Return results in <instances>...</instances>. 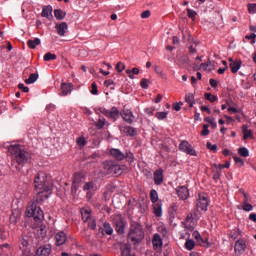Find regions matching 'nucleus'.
<instances>
[{
    "label": "nucleus",
    "instance_id": "nucleus-56",
    "mask_svg": "<svg viewBox=\"0 0 256 256\" xmlns=\"http://www.w3.org/2000/svg\"><path fill=\"white\" fill-rule=\"evenodd\" d=\"M245 39H249L251 41L252 45H255L256 34L250 33L249 35L245 36Z\"/></svg>",
    "mask_w": 256,
    "mask_h": 256
},
{
    "label": "nucleus",
    "instance_id": "nucleus-15",
    "mask_svg": "<svg viewBox=\"0 0 256 256\" xmlns=\"http://www.w3.org/2000/svg\"><path fill=\"white\" fill-rule=\"evenodd\" d=\"M19 249L22 251L23 255L27 253L29 249V236H24L19 240Z\"/></svg>",
    "mask_w": 256,
    "mask_h": 256
},
{
    "label": "nucleus",
    "instance_id": "nucleus-32",
    "mask_svg": "<svg viewBox=\"0 0 256 256\" xmlns=\"http://www.w3.org/2000/svg\"><path fill=\"white\" fill-rule=\"evenodd\" d=\"M67 15V13L61 9L54 10V17L58 19V21H63V18Z\"/></svg>",
    "mask_w": 256,
    "mask_h": 256
},
{
    "label": "nucleus",
    "instance_id": "nucleus-58",
    "mask_svg": "<svg viewBox=\"0 0 256 256\" xmlns=\"http://www.w3.org/2000/svg\"><path fill=\"white\" fill-rule=\"evenodd\" d=\"M242 209H243V211H253V205H251L249 203H244L242 205Z\"/></svg>",
    "mask_w": 256,
    "mask_h": 256
},
{
    "label": "nucleus",
    "instance_id": "nucleus-29",
    "mask_svg": "<svg viewBox=\"0 0 256 256\" xmlns=\"http://www.w3.org/2000/svg\"><path fill=\"white\" fill-rule=\"evenodd\" d=\"M230 69L232 73H237L241 69V60L230 63Z\"/></svg>",
    "mask_w": 256,
    "mask_h": 256
},
{
    "label": "nucleus",
    "instance_id": "nucleus-62",
    "mask_svg": "<svg viewBox=\"0 0 256 256\" xmlns=\"http://www.w3.org/2000/svg\"><path fill=\"white\" fill-rule=\"evenodd\" d=\"M154 71L157 73V75H160V77H164L165 74H163V70L159 66H154Z\"/></svg>",
    "mask_w": 256,
    "mask_h": 256
},
{
    "label": "nucleus",
    "instance_id": "nucleus-24",
    "mask_svg": "<svg viewBox=\"0 0 256 256\" xmlns=\"http://www.w3.org/2000/svg\"><path fill=\"white\" fill-rule=\"evenodd\" d=\"M152 245L156 249L159 247H163V239H161V235L154 234L153 239H152Z\"/></svg>",
    "mask_w": 256,
    "mask_h": 256
},
{
    "label": "nucleus",
    "instance_id": "nucleus-60",
    "mask_svg": "<svg viewBox=\"0 0 256 256\" xmlns=\"http://www.w3.org/2000/svg\"><path fill=\"white\" fill-rule=\"evenodd\" d=\"M241 235V231H239V229H234V234L233 233H230V237L232 239H237V237H239Z\"/></svg>",
    "mask_w": 256,
    "mask_h": 256
},
{
    "label": "nucleus",
    "instance_id": "nucleus-20",
    "mask_svg": "<svg viewBox=\"0 0 256 256\" xmlns=\"http://www.w3.org/2000/svg\"><path fill=\"white\" fill-rule=\"evenodd\" d=\"M73 91V84L71 83H62L61 84V95L63 97H66L69 93Z\"/></svg>",
    "mask_w": 256,
    "mask_h": 256
},
{
    "label": "nucleus",
    "instance_id": "nucleus-64",
    "mask_svg": "<svg viewBox=\"0 0 256 256\" xmlns=\"http://www.w3.org/2000/svg\"><path fill=\"white\" fill-rule=\"evenodd\" d=\"M208 67H210V71H213L215 69V62L208 60Z\"/></svg>",
    "mask_w": 256,
    "mask_h": 256
},
{
    "label": "nucleus",
    "instance_id": "nucleus-50",
    "mask_svg": "<svg viewBox=\"0 0 256 256\" xmlns=\"http://www.w3.org/2000/svg\"><path fill=\"white\" fill-rule=\"evenodd\" d=\"M210 131H209V125L208 124H204L203 125V129L200 133V135H202V137H207V135H209Z\"/></svg>",
    "mask_w": 256,
    "mask_h": 256
},
{
    "label": "nucleus",
    "instance_id": "nucleus-34",
    "mask_svg": "<svg viewBox=\"0 0 256 256\" xmlns=\"http://www.w3.org/2000/svg\"><path fill=\"white\" fill-rule=\"evenodd\" d=\"M185 249H187V251H193L195 249V241L193 239H187Z\"/></svg>",
    "mask_w": 256,
    "mask_h": 256
},
{
    "label": "nucleus",
    "instance_id": "nucleus-18",
    "mask_svg": "<svg viewBox=\"0 0 256 256\" xmlns=\"http://www.w3.org/2000/svg\"><path fill=\"white\" fill-rule=\"evenodd\" d=\"M153 213L155 217H162L163 215V202H156L153 204Z\"/></svg>",
    "mask_w": 256,
    "mask_h": 256
},
{
    "label": "nucleus",
    "instance_id": "nucleus-59",
    "mask_svg": "<svg viewBox=\"0 0 256 256\" xmlns=\"http://www.w3.org/2000/svg\"><path fill=\"white\" fill-rule=\"evenodd\" d=\"M18 89L23 91V93H29V87L25 86L23 83L18 84Z\"/></svg>",
    "mask_w": 256,
    "mask_h": 256
},
{
    "label": "nucleus",
    "instance_id": "nucleus-35",
    "mask_svg": "<svg viewBox=\"0 0 256 256\" xmlns=\"http://www.w3.org/2000/svg\"><path fill=\"white\" fill-rule=\"evenodd\" d=\"M83 191H95V182H86L83 186Z\"/></svg>",
    "mask_w": 256,
    "mask_h": 256
},
{
    "label": "nucleus",
    "instance_id": "nucleus-23",
    "mask_svg": "<svg viewBox=\"0 0 256 256\" xmlns=\"http://www.w3.org/2000/svg\"><path fill=\"white\" fill-rule=\"evenodd\" d=\"M157 231L160 233V235H162V237H169V228H167L163 222L159 223Z\"/></svg>",
    "mask_w": 256,
    "mask_h": 256
},
{
    "label": "nucleus",
    "instance_id": "nucleus-26",
    "mask_svg": "<svg viewBox=\"0 0 256 256\" xmlns=\"http://www.w3.org/2000/svg\"><path fill=\"white\" fill-rule=\"evenodd\" d=\"M121 131L129 137H135V135H137V129L133 126H125Z\"/></svg>",
    "mask_w": 256,
    "mask_h": 256
},
{
    "label": "nucleus",
    "instance_id": "nucleus-27",
    "mask_svg": "<svg viewBox=\"0 0 256 256\" xmlns=\"http://www.w3.org/2000/svg\"><path fill=\"white\" fill-rule=\"evenodd\" d=\"M121 256H135L131 255V246L124 244L121 246Z\"/></svg>",
    "mask_w": 256,
    "mask_h": 256
},
{
    "label": "nucleus",
    "instance_id": "nucleus-16",
    "mask_svg": "<svg viewBox=\"0 0 256 256\" xmlns=\"http://www.w3.org/2000/svg\"><path fill=\"white\" fill-rule=\"evenodd\" d=\"M185 228L189 231L195 230V218H193V213H189L185 219Z\"/></svg>",
    "mask_w": 256,
    "mask_h": 256
},
{
    "label": "nucleus",
    "instance_id": "nucleus-55",
    "mask_svg": "<svg viewBox=\"0 0 256 256\" xmlns=\"http://www.w3.org/2000/svg\"><path fill=\"white\" fill-rule=\"evenodd\" d=\"M116 71H118V73H122V71H125V64H123V62H118L116 64Z\"/></svg>",
    "mask_w": 256,
    "mask_h": 256
},
{
    "label": "nucleus",
    "instance_id": "nucleus-53",
    "mask_svg": "<svg viewBox=\"0 0 256 256\" xmlns=\"http://www.w3.org/2000/svg\"><path fill=\"white\" fill-rule=\"evenodd\" d=\"M90 93H91L92 95H98L99 90L97 89V83L93 82V83L91 84V91H90Z\"/></svg>",
    "mask_w": 256,
    "mask_h": 256
},
{
    "label": "nucleus",
    "instance_id": "nucleus-28",
    "mask_svg": "<svg viewBox=\"0 0 256 256\" xmlns=\"http://www.w3.org/2000/svg\"><path fill=\"white\" fill-rule=\"evenodd\" d=\"M150 200L152 201L153 204L161 203V200H159V194L157 193V190L152 189L150 191Z\"/></svg>",
    "mask_w": 256,
    "mask_h": 256
},
{
    "label": "nucleus",
    "instance_id": "nucleus-57",
    "mask_svg": "<svg viewBox=\"0 0 256 256\" xmlns=\"http://www.w3.org/2000/svg\"><path fill=\"white\" fill-rule=\"evenodd\" d=\"M181 107H183V102H175L172 106L174 111H181Z\"/></svg>",
    "mask_w": 256,
    "mask_h": 256
},
{
    "label": "nucleus",
    "instance_id": "nucleus-49",
    "mask_svg": "<svg viewBox=\"0 0 256 256\" xmlns=\"http://www.w3.org/2000/svg\"><path fill=\"white\" fill-rule=\"evenodd\" d=\"M233 159H234V162L236 163V165H239V167L245 166V162L241 159V157L233 156Z\"/></svg>",
    "mask_w": 256,
    "mask_h": 256
},
{
    "label": "nucleus",
    "instance_id": "nucleus-25",
    "mask_svg": "<svg viewBox=\"0 0 256 256\" xmlns=\"http://www.w3.org/2000/svg\"><path fill=\"white\" fill-rule=\"evenodd\" d=\"M185 103H188V107L190 109H193L195 105V94L193 93H188L185 95Z\"/></svg>",
    "mask_w": 256,
    "mask_h": 256
},
{
    "label": "nucleus",
    "instance_id": "nucleus-33",
    "mask_svg": "<svg viewBox=\"0 0 256 256\" xmlns=\"http://www.w3.org/2000/svg\"><path fill=\"white\" fill-rule=\"evenodd\" d=\"M107 123V119L105 117H100L96 122H95V127L96 129H103Z\"/></svg>",
    "mask_w": 256,
    "mask_h": 256
},
{
    "label": "nucleus",
    "instance_id": "nucleus-21",
    "mask_svg": "<svg viewBox=\"0 0 256 256\" xmlns=\"http://www.w3.org/2000/svg\"><path fill=\"white\" fill-rule=\"evenodd\" d=\"M42 17H45L46 19H53V7L50 5L44 6L42 8Z\"/></svg>",
    "mask_w": 256,
    "mask_h": 256
},
{
    "label": "nucleus",
    "instance_id": "nucleus-11",
    "mask_svg": "<svg viewBox=\"0 0 256 256\" xmlns=\"http://www.w3.org/2000/svg\"><path fill=\"white\" fill-rule=\"evenodd\" d=\"M55 29H56V33L60 37H65V33L69 31V25L67 24V22L56 23Z\"/></svg>",
    "mask_w": 256,
    "mask_h": 256
},
{
    "label": "nucleus",
    "instance_id": "nucleus-45",
    "mask_svg": "<svg viewBox=\"0 0 256 256\" xmlns=\"http://www.w3.org/2000/svg\"><path fill=\"white\" fill-rule=\"evenodd\" d=\"M192 235H193L194 239H196L197 243H199L200 245H203V243H205L203 241V238L201 237V234L198 231L193 232Z\"/></svg>",
    "mask_w": 256,
    "mask_h": 256
},
{
    "label": "nucleus",
    "instance_id": "nucleus-12",
    "mask_svg": "<svg viewBox=\"0 0 256 256\" xmlns=\"http://www.w3.org/2000/svg\"><path fill=\"white\" fill-rule=\"evenodd\" d=\"M51 251H52L51 245L46 244V245L40 246L36 250L35 256H49L51 255Z\"/></svg>",
    "mask_w": 256,
    "mask_h": 256
},
{
    "label": "nucleus",
    "instance_id": "nucleus-7",
    "mask_svg": "<svg viewBox=\"0 0 256 256\" xmlns=\"http://www.w3.org/2000/svg\"><path fill=\"white\" fill-rule=\"evenodd\" d=\"M179 150L182 151V153H186V155L197 157V151L193 148V146H191V144L187 140H183L179 144Z\"/></svg>",
    "mask_w": 256,
    "mask_h": 256
},
{
    "label": "nucleus",
    "instance_id": "nucleus-30",
    "mask_svg": "<svg viewBox=\"0 0 256 256\" xmlns=\"http://www.w3.org/2000/svg\"><path fill=\"white\" fill-rule=\"evenodd\" d=\"M39 79V74L31 73L30 76L24 81L26 85H33Z\"/></svg>",
    "mask_w": 256,
    "mask_h": 256
},
{
    "label": "nucleus",
    "instance_id": "nucleus-31",
    "mask_svg": "<svg viewBox=\"0 0 256 256\" xmlns=\"http://www.w3.org/2000/svg\"><path fill=\"white\" fill-rule=\"evenodd\" d=\"M27 45L29 49H35V47H37L38 45H41V39L35 38L33 40H28Z\"/></svg>",
    "mask_w": 256,
    "mask_h": 256
},
{
    "label": "nucleus",
    "instance_id": "nucleus-10",
    "mask_svg": "<svg viewBox=\"0 0 256 256\" xmlns=\"http://www.w3.org/2000/svg\"><path fill=\"white\" fill-rule=\"evenodd\" d=\"M246 249H247V244L245 243V240L239 239L235 242L234 251L236 255H243Z\"/></svg>",
    "mask_w": 256,
    "mask_h": 256
},
{
    "label": "nucleus",
    "instance_id": "nucleus-44",
    "mask_svg": "<svg viewBox=\"0 0 256 256\" xmlns=\"http://www.w3.org/2000/svg\"><path fill=\"white\" fill-rule=\"evenodd\" d=\"M242 131H243V139H249V137L253 135L251 130L247 129V126H243Z\"/></svg>",
    "mask_w": 256,
    "mask_h": 256
},
{
    "label": "nucleus",
    "instance_id": "nucleus-8",
    "mask_svg": "<svg viewBox=\"0 0 256 256\" xmlns=\"http://www.w3.org/2000/svg\"><path fill=\"white\" fill-rule=\"evenodd\" d=\"M115 230L119 235L125 233V227H127V221L123 219L121 215H118L114 218Z\"/></svg>",
    "mask_w": 256,
    "mask_h": 256
},
{
    "label": "nucleus",
    "instance_id": "nucleus-40",
    "mask_svg": "<svg viewBox=\"0 0 256 256\" xmlns=\"http://www.w3.org/2000/svg\"><path fill=\"white\" fill-rule=\"evenodd\" d=\"M238 154L240 155V157H249V149L241 147L238 149Z\"/></svg>",
    "mask_w": 256,
    "mask_h": 256
},
{
    "label": "nucleus",
    "instance_id": "nucleus-51",
    "mask_svg": "<svg viewBox=\"0 0 256 256\" xmlns=\"http://www.w3.org/2000/svg\"><path fill=\"white\" fill-rule=\"evenodd\" d=\"M144 113H146L148 117H153V114L155 113V106H152L150 108H145Z\"/></svg>",
    "mask_w": 256,
    "mask_h": 256
},
{
    "label": "nucleus",
    "instance_id": "nucleus-46",
    "mask_svg": "<svg viewBox=\"0 0 256 256\" xmlns=\"http://www.w3.org/2000/svg\"><path fill=\"white\" fill-rule=\"evenodd\" d=\"M247 9H248V13H250V15H255V13H256V3L248 4Z\"/></svg>",
    "mask_w": 256,
    "mask_h": 256
},
{
    "label": "nucleus",
    "instance_id": "nucleus-54",
    "mask_svg": "<svg viewBox=\"0 0 256 256\" xmlns=\"http://www.w3.org/2000/svg\"><path fill=\"white\" fill-rule=\"evenodd\" d=\"M140 87H142V89H149V80L143 78L140 82Z\"/></svg>",
    "mask_w": 256,
    "mask_h": 256
},
{
    "label": "nucleus",
    "instance_id": "nucleus-47",
    "mask_svg": "<svg viewBox=\"0 0 256 256\" xmlns=\"http://www.w3.org/2000/svg\"><path fill=\"white\" fill-rule=\"evenodd\" d=\"M88 227L89 229H92V231H95L97 229V221H95V219L91 218L90 220H88Z\"/></svg>",
    "mask_w": 256,
    "mask_h": 256
},
{
    "label": "nucleus",
    "instance_id": "nucleus-38",
    "mask_svg": "<svg viewBox=\"0 0 256 256\" xmlns=\"http://www.w3.org/2000/svg\"><path fill=\"white\" fill-rule=\"evenodd\" d=\"M55 59H57V55L51 52H47L43 57L44 61H55Z\"/></svg>",
    "mask_w": 256,
    "mask_h": 256
},
{
    "label": "nucleus",
    "instance_id": "nucleus-9",
    "mask_svg": "<svg viewBox=\"0 0 256 256\" xmlns=\"http://www.w3.org/2000/svg\"><path fill=\"white\" fill-rule=\"evenodd\" d=\"M123 121L128 123V125H133V121H135V115L130 109L123 108L122 113H120Z\"/></svg>",
    "mask_w": 256,
    "mask_h": 256
},
{
    "label": "nucleus",
    "instance_id": "nucleus-43",
    "mask_svg": "<svg viewBox=\"0 0 256 256\" xmlns=\"http://www.w3.org/2000/svg\"><path fill=\"white\" fill-rule=\"evenodd\" d=\"M167 115H169L168 112H156L155 117H156L159 121H163L164 119H167Z\"/></svg>",
    "mask_w": 256,
    "mask_h": 256
},
{
    "label": "nucleus",
    "instance_id": "nucleus-17",
    "mask_svg": "<svg viewBox=\"0 0 256 256\" xmlns=\"http://www.w3.org/2000/svg\"><path fill=\"white\" fill-rule=\"evenodd\" d=\"M110 155L115 161H123L125 159V154L117 148L110 149Z\"/></svg>",
    "mask_w": 256,
    "mask_h": 256
},
{
    "label": "nucleus",
    "instance_id": "nucleus-42",
    "mask_svg": "<svg viewBox=\"0 0 256 256\" xmlns=\"http://www.w3.org/2000/svg\"><path fill=\"white\" fill-rule=\"evenodd\" d=\"M124 159L129 163H133L135 161V155L132 152H126V154H124Z\"/></svg>",
    "mask_w": 256,
    "mask_h": 256
},
{
    "label": "nucleus",
    "instance_id": "nucleus-22",
    "mask_svg": "<svg viewBox=\"0 0 256 256\" xmlns=\"http://www.w3.org/2000/svg\"><path fill=\"white\" fill-rule=\"evenodd\" d=\"M154 183L155 185L163 183V169L160 168L154 172Z\"/></svg>",
    "mask_w": 256,
    "mask_h": 256
},
{
    "label": "nucleus",
    "instance_id": "nucleus-52",
    "mask_svg": "<svg viewBox=\"0 0 256 256\" xmlns=\"http://www.w3.org/2000/svg\"><path fill=\"white\" fill-rule=\"evenodd\" d=\"M206 147L210 151H213V153H217V144H211V142H207Z\"/></svg>",
    "mask_w": 256,
    "mask_h": 256
},
{
    "label": "nucleus",
    "instance_id": "nucleus-4",
    "mask_svg": "<svg viewBox=\"0 0 256 256\" xmlns=\"http://www.w3.org/2000/svg\"><path fill=\"white\" fill-rule=\"evenodd\" d=\"M103 169L106 175H123V167L114 160H106L103 162Z\"/></svg>",
    "mask_w": 256,
    "mask_h": 256
},
{
    "label": "nucleus",
    "instance_id": "nucleus-36",
    "mask_svg": "<svg viewBox=\"0 0 256 256\" xmlns=\"http://www.w3.org/2000/svg\"><path fill=\"white\" fill-rule=\"evenodd\" d=\"M204 97H205L206 101H210V103H215V101H218V99H219L217 96L211 94L210 92L205 93Z\"/></svg>",
    "mask_w": 256,
    "mask_h": 256
},
{
    "label": "nucleus",
    "instance_id": "nucleus-3",
    "mask_svg": "<svg viewBox=\"0 0 256 256\" xmlns=\"http://www.w3.org/2000/svg\"><path fill=\"white\" fill-rule=\"evenodd\" d=\"M145 239V231L143 230V225L136 221L130 222L129 232H128V241L137 245Z\"/></svg>",
    "mask_w": 256,
    "mask_h": 256
},
{
    "label": "nucleus",
    "instance_id": "nucleus-2",
    "mask_svg": "<svg viewBox=\"0 0 256 256\" xmlns=\"http://www.w3.org/2000/svg\"><path fill=\"white\" fill-rule=\"evenodd\" d=\"M8 151L18 165H25V163H29V160L32 157L31 152L27 151L22 145L19 144L10 145L8 147Z\"/></svg>",
    "mask_w": 256,
    "mask_h": 256
},
{
    "label": "nucleus",
    "instance_id": "nucleus-14",
    "mask_svg": "<svg viewBox=\"0 0 256 256\" xmlns=\"http://www.w3.org/2000/svg\"><path fill=\"white\" fill-rule=\"evenodd\" d=\"M176 193L182 201H187V199H189V188H187V186H179L176 189Z\"/></svg>",
    "mask_w": 256,
    "mask_h": 256
},
{
    "label": "nucleus",
    "instance_id": "nucleus-6",
    "mask_svg": "<svg viewBox=\"0 0 256 256\" xmlns=\"http://www.w3.org/2000/svg\"><path fill=\"white\" fill-rule=\"evenodd\" d=\"M99 113L106 116L107 119H110L115 123L119 117H121V112L119 111V108L113 106L110 110H107L105 107L98 108Z\"/></svg>",
    "mask_w": 256,
    "mask_h": 256
},
{
    "label": "nucleus",
    "instance_id": "nucleus-1",
    "mask_svg": "<svg viewBox=\"0 0 256 256\" xmlns=\"http://www.w3.org/2000/svg\"><path fill=\"white\" fill-rule=\"evenodd\" d=\"M34 187L37 194L29 203L26 215L33 217L36 223H41L45 219V214L41 210L39 203H43V201L49 199V195L53 191V179L47 173L40 171L34 177Z\"/></svg>",
    "mask_w": 256,
    "mask_h": 256
},
{
    "label": "nucleus",
    "instance_id": "nucleus-41",
    "mask_svg": "<svg viewBox=\"0 0 256 256\" xmlns=\"http://www.w3.org/2000/svg\"><path fill=\"white\" fill-rule=\"evenodd\" d=\"M76 143L78 147L83 148L85 147V145H87V140H85V137L80 136L79 138H77Z\"/></svg>",
    "mask_w": 256,
    "mask_h": 256
},
{
    "label": "nucleus",
    "instance_id": "nucleus-19",
    "mask_svg": "<svg viewBox=\"0 0 256 256\" xmlns=\"http://www.w3.org/2000/svg\"><path fill=\"white\" fill-rule=\"evenodd\" d=\"M80 213L82 215V221H84V223H87L91 219V208H81Z\"/></svg>",
    "mask_w": 256,
    "mask_h": 256
},
{
    "label": "nucleus",
    "instance_id": "nucleus-63",
    "mask_svg": "<svg viewBox=\"0 0 256 256\" xmlns=\"http://www.w3.org/2000/svg\"><path fill=\"white\" fill-rule=\"evenodd\" d=\"M105 87H111V85H115V81L108 79L104 82Z\"/></svg>",
    "mask_w": 256,
    "mask_h": 256
},
{
    "label": "nucleus",
    "instance_id": "nucleus-48",
    "mask_svg": "<svg viewBox=\"0 0 256 256\" xmlns=\"http://www.w3.org/2000/svg\"><path fill=\"white\" fill-rule=\"evenodd\" d=\"M187 13H188L189 19H192V21H195V17H197V12L193 9L188 8Z\"/></svg>",
    "mask_w": 256,
    "mask_h": 256
},
{
    "label": "nucleus",
    "instance_id": "nucleus-13",
    "mask_svg": "<svg viewBox=\"0 0 256 256\" xmlns=\"http://www.w3.org/2000/svg\"><path fill=\"white\" fill-rule=\"evenodd\" d=\"M55 245L57 247H61V245H65L67 243V234H65L63 231H59L55 235Z\"/></svg>",
    "mask_w": 256,
    "mask_h": 256
},
{
    "label": "nucleus",
    "instance_id": "nucleus-37",
    "mask_svg": "<svg viewBox=\"0 0 256 256\" xmlns=\"http://www.w3.org/2000/svg\"><path fill=\"white\" fill-rule=\"evenodd\" d=\"M103 227L106 235H113V227L109 222H104Z\"/></svg>",
    "mask_w": 256,
    "mask_h": 256
},
{
    "label": "nucleus",
    "instance_id": "nucleus-61",
    "mask_svg": "<svg viewBox=\"0 0 256 256\" xmlns=\"http://www.w3.org/2000/svg\"><path fill=\"white\" fill-rule=\"evenodd\" d=\"M151 17V11L146 10L144 12L141 13V18L142 19H149Z\"/></svg>",
    "mask_w": 256,
    "mask_h": 256
},
{
    "label": "nucleus",
    "instance_id": "nucleus-5",
    "mask_svg": "<svg viewBox=\"0 0 256 256\" xmlns=\"http://www.w3.org/2000/svg\"><path fill=\"white\" fill-rule=\"evenodd\" d=\"M208 207H209V196L205 194H199L196 200V207H195L196 213H198L199 215H201V213H206Z\"/></svg>",
    "mask_w": 256,
    "mask_h": 256
},
{
    "label": "nucleus",
    "instance_id": "nucleus-39",
    "mask_svg": "<svg viewBox=\"0 0 256 256\" xmlns=\"http://www.w3.org/2000/svg\"><path fill=\"white\" fill-rule=\"evenodd\" d=\"M179 210V206L177 204H172L171 207L169 208V213L170 216L175 217L177 215V211Z\"/></svg>",
    "mask_w": 256,
    "mask_h": 256
}]
</instances>
